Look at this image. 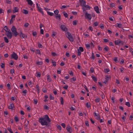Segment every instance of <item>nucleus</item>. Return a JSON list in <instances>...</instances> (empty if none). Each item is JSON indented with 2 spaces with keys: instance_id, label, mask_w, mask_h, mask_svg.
<instances>
[{
  "instance_id": "20",
  "label": "nucleus",
  "mask_w": 133,
  "mask_h": 133,
  "mask_svg": "<svg viewBox=\"0 0 133 133\" xmlns=\"http://www.w3.org/2000/svg\"><path fill=\"white\" fill-rule=\"evenodd\" d=\"M120 40H119L115 41V44L116 45H119V44L121 43V42H120Z\"/></svg>"
},
{
  "instance_id": "63",
  "label": "nucleus",
  "mask_w": 133,
  "mask_h": 133,
  "mask_svg": "<svg viewBox=\"0 0 133 133\" xmlns=\"http://www.w3.org/2000/svg\"><path fill=\"white\" fill-rule=\"evenodd\" d=\"M50 100H53L54 99V97L53 96H52V95H50Z\"/></svg>"
},
{
  "instance_id": "58",
  "label": "nucleus",
  "mask_w": 133,
  "mask_h": 133,
  "mask_svg": "<svg viewBox=\"0 0 133 133\" xmlns=\"http://www.w3.org/2000/svg\"><path fill=\"white\" fill-rule=\"evenodd\" d=\"M34 103L35 104H37L38 102V100L37 99H34Z\"/></svg>"
},
{
  "instance_id": "46",
  "label": "nucleus",
  "mask_w": 133,
  "mask_h": 133,
  "mask_svg": "<svg viewBox=\"0 0 133 133\" xmlns=\"http://www.w3.org/2000/svg\"><path fill=\"white\" fill-rule=\"evenodd\" d=\"M100 27L101 29H103L104 28V26L103 25V24L101 23L100 25Z\"/></svg>"
},
{
  "instance_id": "1",
  "label": "nucleus",
  "mask_w": 133,
  "mask_h": 133,
  "mask_svg": "<svg viewBox=\"0 0 133 133\" xmlns=\"http://www.w3.org/2000/svg\"><path fill=\"white\" fill-rule=\"evenodd\" d=\"M51 121L49 117L47 115H45L44 117H41L39 118L38 122L42 125H46L47 127L50 126Z\"/></svg>"
},
{
  "instance_id": "9",
  "label": "nucleus",
  "mask_w": 133,
  "mask_h": 133,
  "mask_svg": "<svg viewBox=\"0 0 133 133\" xmlns=\"http://www.w3.org/2000/svg\"><path fill=\"white\" fill-rule=\"evenodd\" d=\"M94 9L96 12L97 13H100L99 9L98 6H95L94 7Z\"/></svg>"
},
{
  "instance_id": "26",
  "label": "nucleus",
  "mask_w": 133,
  "mask_h": 133,
  "mask_svg": "<svg viewBox=\"0 0 133 133\" xmlns=\"http://www.w3.org/2000/svg\"><path fill=\"white\" fill-rule=\"evenodd\" d=\"M4 40L5 41V42L7 43H8L9 42V40L6 37H4Z\"/></svg>"
},
{
  "instance_id": "61",
  "label": "nucleus",
  "mask_w": 133,
  "mask_h": 133,
  "mask_svg": "<svg viewBox=\"0 0 133 133\" xmlns=\"http://www.w3.org/2000/svg\"><path fill=\"white\" fill-rule=\"evenodd\" d=\"M101 96L102 98L103 99L104 98H105V95H104V93L103 92H102V94L101 95Z\"/></svg>"
},
{
  "instance_id": "53",
  "label": "nucleus",
  "mask_w": 133,
  "mask_h": 133,
  "mask_svg": "<svg viewBox=\"0 0 133 133\" xmlns=\"http://www.w3.org/2000/svg\"><path fill=\"white\" fill-rule=\"evenodd\" d=\"M5 45V43L4 42H3L1 43V44H0V48L2 47Z\"/></svg>"
},
{
  "instance_id": "11",
  "label": "nucleus",
  "mask_w": 133,
  "mask_h": 133,
  "mask_svg": "<svg viewBox=\"0 0 133 133\" xmlns=\"http://www.w3.org/2000/svg\"><path fill=\"white\" fill-rule=\"evenodd\" d=\"M6 35L8 37L9 39L11 38L12 36V35L11 32L9 33H7L6 34Z\"/></svg>"
},
{
  "instance_id": "29",
  "label": "nucleus",
  "mask_w": 133,
  "mask_h": 133,
  "mask_svg": "<svg viewBox=\"0 0 133 133\" xmlns=\"http://www.w3.org/2000/svg\"><path fill=\"white\" fill-rule=\"evenodd\" d=\"M44 109H45L47 110H48L49 109V107H48V106L46 105H44Z\"/></svg>"
},
{
  "instance_id": "43",
  "label": "nucleus",
  "mask_w": 133,
  "mask_h": 133,
  "mask_svg": "<svg viewBox=\"0 0 133 133\" xmlns=\"http://www.w3.org/2000/svg\"><path fill=\"white\" fill-rule=\"evenodd\" d=\"M36 88L37 89V92L38 93H39V86L38 85V84H37L36 85Z\"/></svg>"
},
{
  "instance_id": "64",
  "label": "nucleus",
  "mask_w": 133,
  "mask_h": 133,
  "mask_svg": "<svg viewBox=\"0 0 133 133\" xmlns=\"http://www.w3.org/2000/svg\"><path fill=\"white\" fill-rule=\"evenodd\" d=\"M61 125L62 127L64 128H65V127H66V126H65V123H62L61 124Z\"/></svg>"
},
{
  "instance_id": "41",
  "label": "nucleus",
  "mask_w": 133,
  "mask_h": 133,
  "mask_svg": "<svg viewBox=\"0 0 133 133\" xmlns=\"http://www.w3.org/2000/svg\"><path fill=\"white\" fill-rule=\"evenodd\" d=\"M36 64L38 65H42V61H38L37 62Z\"/></svg>"
},
{
  "instance_id": "54",
  "label": "nucleus",
  "mask_w": 133,
  "mask_h": 133,
  "mask_svg": "<svg viewBox=\"0 0 133 133\" xmlns=\"http://www.w3.org/2000/svg\"><path fill=\"white\" fill-rule=\"evenodd\" d=\"M85 124L86 125V126L87 127L89 126V124L88 123V121H86L85 122Z\"/></svg>"
},
{
  "instance_id": "21",
  "label": "nucleus",
  "mask_w": 133,
  "mask_h": 133,
  "mask_svg": "<svg viewBox=\"0 0 133 133\" xmlns=\"http://www.w3.org/2000/svg\"><path fill=\"white\" fill-rule=\"evenodd\" d=\"M12 34L13 36L15 37H16L17 35L19 34V33L16 31L15 32H13Z\"/></svg>"
},
{
  "instance_id": "24",
  "label": "nucleus",
  "mask_w": 133,
  "mask_h": 133,
  "mask_svg": "<svg viewBox=\"0 0 133 133\" xmlns=\"http://www.w3.org/2000/svg\"><path fill=\"white\" fill-rule=\"evenodd\" d=\"M47 14L49 15L50 16H52L54 15V14L52 12H50L49 11H47Z\"/></svg>"
},
{
  "instance_id": "8",
  "label": "nucleus",
  "mask_w": 133,
  "mask_h": 133,
  "mask_svg": "<svg viewBox=\"0 0 133 133\" xmlns=\"http://www.w3.org/2000/svg\"><path fill=\"white\" fill-rule=\"evenodd\" d=\"M80 5L82 7L86 5V2L84 0H79Z\"/></svg>"
},
{
  "instance_id": "56",
  "label": "nucleus",
  "mask_w": 133,
  "mask_h": 133,
  "mask_svg": "<svg viewBox=\"0 0 133 133\" xmlns=\"http://www.w3.org/2000/svg\"><path fill=\"white\" fill-rule=\"evenodd\" d=\"M103 40L104 41L105 43H107L109 42V40L108 39H104Z\"/></svg>"
},
{
  "instance_id": "28",
  "label": "nucleus",
  "mask_w": 133,
  "mask_h": 133,
  "mask_svg": "<svg viewBox=\"0 0 133 133\" xmlns=\"http://www.w3.org/2000/svg\"><path fill=\"white\" fill-rule=\"evenodd\" d=\"M57 34V33L55 31H53L52 32V37H54Z\"/></svg>"
},
{
  "instance_id": "40",
  "label": "nucleus",
  "mask_w": 133,
  "mask_h": 133,
  "mask_svg": "<svg viewBox=\"0 0 133 133\" xmlns=\"http://www.w3.org/2000/svg\"><path fill=\"white\" fill-rule=\"evenodd\" d=\"M38 46L39 48H43V46L42 45L40 44L39 43H38Z\"/></svg>"
},
{
  "instance_id": "14",
  "label": "nucleus",
  "mask_w": 133,
  "mask_h": 133,
  "mask_svg": "<svg viewBox=\"0 0 133 133\" xmlns=\"http://www.w3.org/2000/svg\"><path fill=\"white\" fill-rule=\"evenodd\" d=\"M54 16L57 19H58L59 21L61 20V15L60 14H59L57 15H54Z\"/></svg>"
},
{
  "instance_id": "25",
  "label": "nucleus",
  "mask_w": 133,
  "mask_h": 133,
  "mask_svg": "<svg viewBox=\"0 0 133 133\" xmlns=\"http://www.w3.org/2000/svg\"><path fill=\"white\" fill-rule=\"evenodd\" d=\"M91 77L95 82H96L97 78L96 77L92 76H91Z\"/></svg>"
},
{
  "instance_id": "48",
  "label": "nucleus",
  "mask_w": 133,
  "mask_h": 133,
  "mask_svg": "<svg viewBox=\"0 0 133 133\" xmlns=\"http://www.w3.org/2000/svg\"><path fill=\"white\" fill-rule=\"evenodd\" d=\"M4 30L5 31V32H7V30H8V28L7 26H5L4 28Z\"/></svg>"
},
{
  "instance_id": "4",
  "label": "nucleus",
  "mask_w": 133,
  "mask_h": 133,
  "mask_svg": "<svg viewBox=\"0 0 133 133\" xmlns=\"http://www.w3.org/2000/svg\"><path fill=\"white\" fill-rule=\"evenodd\" d=\"M19 37L21 38H27V35L22 32V31L21 30L19 33Z\"/></svg>"
},
{
  "instance_id": "12",
  "label": "nucleus",
  "mask_w": 133,
  "mask_h": 133,
  "mask_svg": "<svg viewBox=\"0 0 133 133\" xmlns=\"http://www.w3.org/2000/svg\"><path fill=\"white\" fill-rule=\"evenodd\" d=\"M14 108V105L13 103H12L10 104V105L8 107V108L11 109L12 110H13V108Z\"/></svg>"
},
{
  "instance_id": "62",
  "label": "nucleus",
  "mask_w": 133,
  "mask_h": 133,
  "mask_svg": "<svg viewBox=\"0 0 133 133\" xmlns=\"http://www.w3.org/2000/svg\"><path fill=\"white\" fill-rule=\"evenodd\" d=\"M52 64V65L54 66H55L56 65V62L55 61H54Z\"/></svg>"
},
{
  "instance_id": "57",
  "label": "nucleus",
  "mask_w": 133,
  "mask_h": 133,
  "mask_svg": "<svg viewBox=\"0 0 133 133\" xmlns=\"http://www.w3.org/2000/svg\"><path fill=\"white\" fill-rule=\"evenodd\" d=\"M29 25V24L28 23H26L25 24L24 26L25 27H27Z\"/></svg>"
},
{
  "instance_id": "52",
  "label": "nucleus",
  "mask_w": 133,
  "mask_h": 133,
  "mask_svg": "<svg viewBox=\"0 0 133 133\" xmlns=\"http://www.w3.org/2000/svg\"><path fill=\"white\" fill-rule=\"evenodd\" d=\"M1 68L3 69L5 67V64L3 63H1Z\"/></svg>"
},
{
  "instance_id": "51",
  "label": "nucleus",
  "mask_w": 133,
  "mask_h": 133,
  "mask_svg": "<svg viewBox=\"0 0 133 133\" xmlns=\"http://www.w3.org/2000/svg\"><path fill=\"white\" fill-rule=\"evenodd\" d=\"M8 130L9 131L10 133H13L10 128H8Z\"/></svg>"
},
{
  "instance_id": "3",
  "label": "nucleus",
  "mask_w": 133,
  "mask_h": 133,
  "mask_svg": "<svg viewBox=\"0 0 133 133\" xmlns=\"http://www.w3.org/2000/svg\"><path fill=\"white\" fill-rule=\"evenodd\" d=\"M18 58V57L16 54L14 52H13L12 54L11 55V59H14L15 60H17Z\"/></svg>"
},
{
  "instance_id": "35",
  "label": "nucleus",
  "mask_w": 133,
  "mask_h": 133,
  "mask_svg": "<svg viewBox=\"0 0 133 133\" xmlns=\"http://www.w3.org/2000/svg\"><path fill=\"white\" fill-rule=\"evenodd\" d=\"M86 47L87 49H89L90 48V46L89 44H85Z\"/></svg>"
},
{
  "instance_id": "22",
  "label": "nucleus",
  "mask_w": 133,
  "mask_h": 133,
  "mask_svg": "<svg viewBox=\"0 0 133 133\" xmlns=\"http://www.w3.org/2000/svg\"><path fill=\"white\" fill-rule=\"evenodd\" d=\"M62 13L65 17H68V15L67 13L65 11H64Z\"/></svg>"
},
{
  "instance_id": "10",
  "label": "nucleus",
  "mask_w": 133,
  "mask_h": 133,
  "mask_svg": "<svg viewBox=\"0 0 133 133\" xmlns=\"http://www.w3.org/2000/svg\"><path fill=\"white\" fill-rule=\"evenodd\" d=\"M71 128L69 126H67L66 127V130L69 132V133H71L72 132V130L71 129Z\"/></svg>"
},
{
  "instance_id": "36",
  "label": "nucleus",
  "mask_w": 133,
  "mask_h": 133,
  "mask_svg": "<svg viewBox=\"0 0 133 133\" xmlns=\"http://www.w3.org/2000/svg\"><path fill=\"white\" fill-rule=\"evenodd\" d=\"M79 51H81L82 52H83L84 51V49L81 46L79 47Z\"/></svg>"
},
{
  "instance_id": "2",
  "label": "nucleus",
  "mask_w": 133,
  "mask_h": 133,
  "mask_svg": "<svg viewBox=\"0 0 133 133\" xmlns=\"http://www.w3.org/2000/svg\"><path fill=\"white\" fill-rule=\"evenodd\" d=\"M66 35L70 41L73 42L74 41L73 37L72 36L70 32H67L66 34Z\"/></svg>"
},
{
  "instance_id": "50",
  "label": "nucleus",
  "mask_w": 133,
  "mask_h": 133,
  "mask_svg": "<svg viewBox=\"0 0 133 133\" xmlns=\"http://www.w3.org/2000/svg\"><path fill=\"white\" fill-rule=\"evenodd\" d=\"M22 92L24 94V95L25 96L26 93L27 92V91L26 90H24L22 91Z\"/></svg>"
},
{
  "instance_id": "33",
  "label": "nucleus",
  "mask_w": 133,
  "mask_h": 133,
  "mask_svg": "<svg viewBox=\"0 0 133 133\" xmlns=\"http://www.w3.org/2000/svg\"><path fill=\"white\" fill-rule=\"evenodd\" d=\"M125 105L128 106V107H130V104L129 102H127L125 103Z\"/></svg>"
},
{
  "instance_id": "5",
  "label": "nucleus",
  "mask_w": 133,
  "mask_h": 133,
  "mask_svg": "<svg viewBox=\"0 0 133 133\" xmlns=\"http://www.w3.org/2000/svg\"><path fill=\"white\" fill-rule=\"evenodd\" d=\"M84 7H85L86 8H85L84 7H82V9L83 10V12L84 13V12H85V11H86V10H90L91 8L90 6L88 5H85Z\"/></svg>"
},
{
  "instance_id": "60",
  "label": "nucleus",
  "mask_w": 133,
  "mask_h": 133,
  "mask_svg": "<svg viewBox=\"0 0 133 133\" xmlns=\"http://www.w3.org/2000/svg\"><path fill=\"white\" fill-rule=\"evenodd\" d=\"M86 106L88 108L90 107V105L87 102V103L86 104Z\"/></svg>"
},
{
  "instance_id": "23",
  "label": "nucleus",
  "mask_w": 133,
  "mask_h": 133,
  "mask_svg": "<svg viewBox=\"0 0 133 133\" xmlns=\"http://www.w3.org/2000/svg\"><path fill=\"white\" fill-rule=\"evenodd\" d=\"M47 80L49 82H50L51 81V79L50 78V76L48 75L47 77Z\"/></svg>"
},
{
  "instance_id": "49",
  "label": "nucleus",
  "mask_w": 133,
  "mask_h": 133,
  "mask_svg": "<svg viewBox=\"0 0 133 133\" xmlns=\"http://www.w3.org/2000/svg\"><path fill=\"white\" fill-rule=\"evenodd\" d=\"M95 101L96 103H97L99 102L100 101V100L99 99V98H98L95 99Z\"/></svg>"
},
{
  "instance_id": "39",
  "label": "nucleus",
  "mask_w": 133,
  "mask_h": 133,
  "mask_svg": "<svg viewBox=\"0 0 133 133\" xmlns=\"http://www.w3.org/2000/svg\"><path fill=\"white\" fill-rule=\"evenodd\" d=\"M61 104L63 105L64 103L63 99L62 97H61Z\"/></svg>"
},
{
  "instance_id": "15",
  "label": "nucleus",
  "mask_w": 133,
  "mask_h": 133,
  "mask_svg": "<svg viewBox=\"0 0 133 133\" xmlns=\"http://www.w3.org/2000/svg\"><path fill=\"white\" fill-rule=\"evenodd\" d=\"M18 9L17 7H15L14 8V9L13 10L12 12L13 13L18 12Z\"/></svg>"
},
{
  "instance_id": "38",
  "label": "nucleus",
  "mask_w": 133,
  "mask_h": 133,
  "mask_svg": "<svg viewBox=\"0 0 133 133\" xmlns=\"http://www.w3.org/2000/svg\"><path fill=\"white\" fill-rule=\"evenodd\" d=\"M36 54H40V50H37L36 52Z\"/></svg>"
},
{
  "instance_id": "37",
  "label": "nucleus",
  "mask_w": 133,
  "mask_h": 133,
  "mask_svg": "<svg viewBox=\"0 0 133 133\" xmlns=\"http://www.w3.org/2000/svg\"><path fill=\"white\" fill-rule=\"evenodd\" d=\"M77 21L76 20H75L73 21V24L74 25H76L77 24Z\"/></svg>"
},
{
  "instance_id": "16",
  "label": "nucleus",
  "mask_w": 133,
  "mask_h": 133,
  "mask_svg": "<svg viewBox=\"0 0 133 133\" xmlns=\"http://www.w3.org/2000/svg\"><path fill=\"white\" fill-rule=\"evenodd\" d=\"M129 30L128 28H127L125 27H124L123 28H122L121 31H127Z\"/></svg>"
},
{
  "instance_id": "30",
  "label": "nucleus",
  "mask_w": 133,
  "mask_h": 133,
  "mask_svg": "<svg viewBox=\"0 0 133 133\" xmlns=\"http://www.w3.org/2000/svg\"><path fill=\"white\" fill-rule=\"evenodd\" d=\"M14 119L16 122H18L19 121L18 118L16 116L14 117Z\"/></svg>"
},
{
  "instance_id": "44",
  "label": "nucleus",
  "mask_w": 133,
  "mask_h": 133,
  "mask_svg": "<svg viewBox=\"0 0 133 133\" xmlns=\"http://www.w3.org/2000/svg\"><path fill=\"white\" fill-rule=\"evenodd\" d=\"M37 77H41V73L39 72H37Z\"/></svg>"
},
{
  "instance_id": "13",
  "label": "nucleus",
  "mask_w": 133,
  "mask_h": 133,
  "mask_svg": "<svg viewBox=\"0 0 133 133\" xmlns=\"http://www.w3.org/2000/svg\"><path fill=\"white\" fill-rule=\"evenodd\" d=\"M11 31L12 32V33L16 31V29L15 26H13L11 28Z\"/></svg>"
},
{
  "instance_id": "47",
  "label": "nucleus",
  "mask_w": 133,
  "mask_h": 133,
  "mask_svg": "<svg viewBox=\"0 0 133 133\" xmlns=\"http://www.w3.org/2000/svg\"><path fill=\"white\" fill-rule=\"evenodd\" d=\"M57 127L58 128V129L59 130H61V127L60 125H59L58 124H57Z\"/></svg>"
},
{
  "instance_id": "18",
  "label": "nucleus",
  "mask_w": 133,
  "mask_h": 133,
  "mask_svg": "<svg viewBox=\"0 0 133 133\" xmlns=\"http://www.w3.org/2000/svg\"><path fill=\"white\" fill-rule=\"evenodd\" d=\"M22 12L23 13L25 14H26L28 13L29 11H28L25 10L24 9H23L22 10Z\"/></svg>"
},
{
  "instance_id": "17",
  "label": "nucleus",
  "mask_w": 133,
  "mask_h": 133,
  "mask_svg": "<svg viewBox=\"0 0 133 133\" xmlns=\"http://www.w3.org/2000/svg\"><path fill=\"white\" fill-rule=\"evenodd\" d=\"M26 1L28 2V4L30 5H32L33 4L31 0H26Z\"/></svg>"
},
{
  "instance_id": "31",
  "label": "nucleus",
  "mask_w": 133,
  "mask_h": 133,
  "mask_svg": "<svg viewBox=\"0 0 133 133\" xmlns=\"http://www.w3.org/2000/svg\"><path fill=\"white\" fill-rule=\"evenodd\" d=\"M109 49L108 47L107 46H106V47H105L104 48V50L105 51H108V50H109Z\"/></svg>"
},
{
  "instance_id": "34",
  "label": "nucleus",
  "mask_w": 133,
  "mask_h": 133,
  "mask_svg": "<svg viewBox=\"0 0 133 133\" xmlns=\"http://www.w3.org/2000/svg\"><path fill=\"white\" fill-rule=\"evenodd\" d=\"M117 24V26L119 28H121L122 25V24L121 23H117L116 24V25Z\"/></svg>"
},
{
  "instance_id": "6",
  "label": "nucleus",
  "mask_w": 133,
  "mask_h": 133,
  "mask_svg": "<svg viewBox=\"0 0 133 133\" xmlns=\"http://www.w3.org/2000/svg\"><path fill=\"white\" fill-rule=\"evenodd\" d=\"M85 17L87 19L90 20L91 18V16L90 14H88L87 11H85Z\"/></svg>"
},
{
  "instance_id": "59",
  "label": "nucleus",
  "mask_w": 133,
  "mask_h": 133,
  "mask_svg": "<svg viewBox=\"0 0 133 133\" xmlns=\"http://www.w3.org/2000/svg\"><path fill=\"white\" fill-rule=\"evenodd\" d=\"M53 93H54V94L55 95H56L57 94V92L55 90V89H53Z\"/></svg>"
},
{
  "instance_id": "45",
  "label": "nucleus",
  "mask_w": 133,
  "mask_h": 133,
  "mask_svg": "<svg viewBox=\"0 0 133 133\" xmlns=\"http://www.w3.org/2000/svg\"><path fill=\"white\" fill-rule=\"evenodd\" d=\"M15 19H14V18H11V19L10 21V24H11L13 22V21H14Z\"/></svg>"
},
{
  "instance_id": "55",
  "label": "nucleus",
  "mask_w": 133,
  "mask_h": 133,
  "mask_svg": "<svg viewBox=\"0 0 133 133\" xmlns=\"http://www.w3.org/2000/svg\"><path fill=\"white\" fill-rule=\"evenodd\" d=\"M115 6L114 3H112L110 4V7H113Z\"/></svg>"
},
{
  "instance_id": "7",
  "label": "nucleus",
  "mask_w": 133,
  "mask_h": 133,
  "mask_svg": "<svg viewBox=\"0 0 133 133\" xmlns=\"http://www.w3.org/2000/svg\"><path fill=\"white\" fill-rule=\"evenodd\" d=\"M60 27L63 31H65V32L68 31V29L65 25H61Z\"/></svg>"
},
{
  "instance_id": "42",
  "label": "nucleus",
  "mask_w": 133,
  "mask_h": 133,
  "mask_svg": "<svg viewBox=\"0 0 133 133\" xmlns=\"http://www.w3.org/2000/svg\"><path fill=\"white\" fill-rule=\"evenodd\" d=\"M104 71L106 73H108L110 71V70L109 69L106 68L104 69Z\"/></svg>"
},
{
  "instance_id": "19",
  "label": "nucleus",
  "mask_w": 133,
  "mask_h": 133,
  "mask_svg": "<svg viewBox=\"0 0 133 133\" xmlns=\"http://www.w3.org/2000/svg\"><path fill=\"white\" fill-rule=\"evenodd\" d=\"M38 11H39V12L41 13L43 15L44 14L43 11L42 10V9L40 7L39 8V9L38 8Z\"/></svg>"
},
{
  "instance_id": "27",
  "label": "nucleus",
  "mask_w": 133,
  "mask_h": 133,
  "mask_svg": "<svg viewBox=\"0 0 133 133\" xmlns=\"http://www.w3.org/2000/svg\"><path fill=\"white\" fill-rule=\"evenodd\" d=\"M90 58L92 59H94L95 58V56L94 54L92 52V54L91 56L90 57Z\"/></svg>"
},
{
  "instance_id": "32",
  "label": "nucleus",
  "mask_w": 133,
  "mask_h": 133,
  "mask_svg": "<svg viewBox=\"0 0 133 133\" xmlns=\"http://www.w3.org/2000/svg\"><path fill=\"white\" fill-rule=\"evenodd\" d=\"M54 12L55 14L56 15H58V13L59 12V11L58 10H55L54 11Z\"/></svg>"
}]
</instances>
